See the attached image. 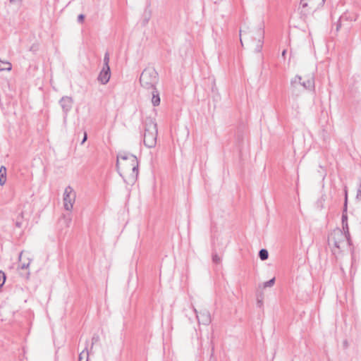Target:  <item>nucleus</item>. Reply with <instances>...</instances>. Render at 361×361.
Segmentation results:
<instances>
[{
    "instance_id": "1",
    "label": "nucleus",
    "mask_w": 361,
    "mask_h": 361,
    "mask_svg": "<svg viewBox=\"0 0 361 361\" xmlns=\"http://www.w3.org/2000/svg\"><path fill=\"white\" fill-rule=\"evenodd\" d=\"M301 87L312 92L315 87L314 77L312 73L303 75H295L290 81L292 108L296 111L299 110L298 97L302 93Z\"/></svg>"
},
{
    "instance_id": "2",
    "label": "nucleus",
    "mask_w": 361,
    "mask_h": 361,
    "mask_svg": "<svg viewBox=\"0 0 361 361\" xmlns=\"http://www.w3.org/2000/svg\"><path fill=\"white\" fill-rule=\"evenodd\" d=\"M116 167L120 174L131 172L133 179L138 175V161L137 157L130 153L122 152L117 156Z\"/></svg>"
},
{
    "instance_id": "3",
    "label": "nucleus",
    "mask_w": 361,
    "mask_h": 361,
    "mask_svg": "<svg viewBox=\"0 0 361 361\" xmlns=\"http://www.w3.org/2000/svg\"><path fill=\"white\" fill-rule=\"evenodd\" d=\"M329 245L332 247L334 255L349 246V238L345 232L339 228L334 229L329 236Z\"/></svg>"
},
{
    "instance_id": "4",
    "label": "nucleus",
    "mask_w": 361,
    "mask_h": 361,
    "mask_svg": "<svg viewBox=\"0 0 361 361\" xmlns=\"http://www.w3.org/2000/svg\"><path fill=\"white\" fill-rule=\"evenodd\" d=\"M157 126L151 118H146L145 121V131L143 135L144 145L148 148L156 146L157 140Z\"/></svg>"
},
{
    "instance_id": "5",
    "label": "nucleus",
    "mask_w": 361,
    "mask_h": 361,
    "mask_svg": "<svg viewBox=\"0 0 361 361\" xmlns=\"http://www.w3.org/2000/svg\"><path fill=\"white\" fill-rule=\"evenodd\" d=\"M158 81V73L153 68H145L140 77V85L146 90H155Z\"/></svg>"
},
{
    "instance_id": "6",
    "label": "nucleus",
    "mask_w": 361,
    "mask_h": 361,
    "mask_svg": "<svg viewBox=\"0 0 361 361\" xmlns=\"http://www.w3.org/2000/svg\"><path fill=\"white\" fill-rule=\"evenodd\" d=\"M76 193L71 186H67L63 192V202L66 210L71 212L75 202Z\"/></svg>"
},
{
    "instance_id": "7",
    "label": "nucleus",
    "mask_w": 361,
    "mask_h": 361,
    "mask_svg": "<svg viewBox=\"0 0 361 361\" xmlns=\"http://www.w3.org/2000/svg\"><path fill=\"white\" fill-rule=\"evenodd\" d=\"M73 103L72 97L68 96L63 97L59 101L60 106L64 113L63 122L65 123H66L68 113L71 109Z\"/></svg>"
},
{
    "instance_id": "8",
    "label": "nucleus",
    "mask_w": 361,
    "mask_h": 361,
    "mask_svg": "<svg viewBox=\"0 0 361 361\" xmlns=\"http://www.w3.org/2000/svg\"><path fill=\"white\" fill-rule=\"evenodd\" d=\"M194 312L196 314L199 324L208 325L211 322V315L207 310L204 309L198 312L194 308Z\"/></svg>"
},
{
    "instance_id": "9",
    "label": "nucleus",
    "mask_w": 361,
    "mask_h": 361,
    "mask_svg": "<svg viewBox=\"0 0 361 361\" xmlns=\"http://www.w3.org/2000/svg\"><path fill=\"white\" fill-rule=\"evenodd\" d=\"M326 0H301L300 4L302 7L310 6L311 9L315 11L323 6Z\"/></svg>"
},
{
    "instance_id": "10",
    "label": "nucleus",
    "mask_w": 361,
    "mask_h": 361,
    "mask_svg": "<svg viewBox=\"0 0 361 361\" xmlns=\"http://www.w3.org/2000/svg\"><path fill=\"white\" fill-rule=\"evenodd\" d=\"M110 77V68L102 67V69L98 75L97 80L101 84L105 85L109 82Z\"/></svg>"
},
{
    "instance_id": "11",
    "label": "nucleus",
    "mask_w": 361,
    "mask_h": 361,
    "mask_svg": "<svg viewBox=\"0 0 361 361\" xmlns=\"http://www.w3.org/2000/svg\"><path fill=\"white\" fill-rule=\"evenodd\" d=\"M255 39L257 40L255 50L256 52L259 53L262 49L264 39V31L261 28L257 31V37Z\"/></svg>"
},
{
    "instance_id": "12",
    "label": "nucleus",
    "mask_w": 361,
    "mask_h": 361,
    "mask_svg": "<svg viewBox=\"0 0 361 361\" xmlns=\"http://www.w3.org/2000/svg\"><path fill=\"white\" fill-rule=\"evenodd\" d=\"M152 102L154 106H158L160 104V97H159V93L157 91V90L155 88V90H152Z\"/></svg>"
},
{
    "instance_id": "13",
    "label": "nucleus",
    "mask_w": 361,
    "mask_h": 361,
    "mask_svg": "<svg viewBox=\"0 0 361 361\" xmlns=\"http://www.w3.org/2000/svg\"><path fill=\"white\" fill-rule=\"evenodd\" d=\"M6 181V169L1 166L0 168V185H3Z\"/></svg>"
},
{
    "instance_id": "14",
    "label": "nucleus",
    "mask_w": 361,
    "mask_h": 361,
    "mask_svg": "<svg viewBox=\"0 0 361 361\" xmlns=\"http://www.w3.org/2000/svg\"><path fill=\"white\" fill-rule=\"evenodd\" d=\"M16 227L20 228L24 225V213L22 212L16 218L15 222Z\"/></svg>"
},
{
    "instance_id": "15",
    "label": "nucleus",
    "mask_w": 361,
    "mask_h": 361,
    "mask_svg": "<svg viewBox=\"0 0 361 361\" xmlns=\"http://www.w3.org/2000/svg\"><path fill=\"white\" fill-rule=\"evenodd\" d=\"M12 68L11 63L6 61L0 60V71H10Z\"/></svg>"
},
{
    "instance_id": "16",
    "label": "nucleus",
    "mask_w": 361,
    "mask_h": 361,
    "mask_svg": "<svg viewBox=\"0 0 361 361\" xmlns=\"http://www.w3.org/2000/svg\"><path fill=\"white\" fill-rule=\"evenodd\" d=\"M348 18H350L352 20L353 18L348 14H344L342 16H341L337 24L336 30H338L339 28H341L343 25L344 21L348 20Z\"/></svg>"
},
{
    "instance_id": "17",
    "label": "nucleus",
    "mask_w": 361,
    "mask_h": 361,
    "mask_svg": "<svg viewBox=\"0 0 361 361\" xmlns=\"http://www.w3.org/2000/svg\"><path fill=\"white\" fill-rule=\"evenodd\" d=\"M25 255V252H21V253L20 254V264H19V267L22 269H27L28 267H29V264H30V260L29 259H27V262H21V260H22V257L23 255Z\"/></svg>"
},
{
    "instance_id": "18",
    "label": "nucleus",
    "mask_w": 361,
    "mask_h": 361,
    "mask_svg": "<svg viewBox=\"0 0 361 361\" xmlns=\"http://www.w3.org/2000/svg\"><path fill=\"white\" fill-rule=\"evenodd\" d=\"M259 257L261 260L264 261L269 257V252L266 249H262L259 252Z\"/></svg>"
},
{
    "instance_id": "19",
    "label": "nucleus",
    "mask_w": 361,
    "mask_h": 361,
    "mask_svg": "<svg viewBox=\"0 0 361 361\" xmlns=\"http://www.w3.org/2000/svg\"><path fill=\"white\" fill-rule=\"evenodd\" d=\"M88 356H89V353L87 350H82L80 354L79 355V361H82L83 359H85V361H87L88 360Z\"/></svg>"
},
{
    "instance_id": "20",
    "label": "nucleus",
    "mask_w": 361,
    "mask_h": 361,
    "mask_svg": "<svg viewBox=\"0 0 361 361\" xmlns=\"http://www.w3.org/2000/svg\"><path fill=\"white\" fill-rule=\"evenodd\" d=\"M63 219H64L66 226L67 227H69L70 224H71V222L72 221L71 215L70 214H66V215H63Z\"/></svg>"
},
{
    "instance_id": "21",
    "label": "nucleus",
    "mask_w": 361,
    "mask_h": 361,
    "mask_svg": "<svg viewBox=\"0 0 361 361\" xmlns=\"http://www.w3.org/2000/svg\"><path fill=\"white\" fill-rule=\"evenodd\" d=\"M109 54L108 52H106L105 54H104V64H103V67H105V68H110L109 66Z\"/></svg>"
},
{
    "instance_id": "22",
    "label": "nucleus",
    "mask_w": 361,
    "mask_h": 361,
    "mask_svg": "<svg viewBox=\"0 0 361 361\" xmlns=\"http://www.w3.org/2000/svg\"><path fill=\"white\" fill-rule=\"evenodd\" d=\"M274 283H275V278H273V279H270L269 281L264 283L263 287L264 288L271 287L274 286Z\"/></svg>"
},
{
    "instance_id": "23",
    "label": "nucleus",
    "mask_w": 361,
    "mask_h": 361,
    "mask_svg": "<svg viewBox=\"0 0 361 361\" xmlns=\"http://www.w3.org/2000/svg\"><path fill=\"white\" fill-rule=\"evenodd\" d=\"M212 261L214 263L219 264L221 263V259L217 254L215 253L212 255Z\"/></svg>"
},
{
    "instance_id": "24",
    "label": "nucleus",
    "mask_w": 361,
    "mask_h": 361,
    "mask_svg": "<svg viewBox=\"0 0 361 361\" xmlns=\"http://www.w3.org/2000/svg\"><path fill=\"white\" fill-rule=\"evenodd\" d=\"M6 281V276L5 274L0 271V288L2 287V286L4 284Z\"/></svg>"
},
{
    "instance_id": "25",
    "label": "nucleus",
    "mask_w": 361,
    "mask_h": 361,
    "mask_svg": "<svg viewBox=\"0 0 361 361\" xmlns=\"http://www.w3.org/2000/svg\"><path fill=\"white\" fill-rule=\"evenodd\" d=\"M356 197H357V200L359 202H361V182H360V187H359L358 190H357V193Z\"/></svg>"
},
{
    "instance_id": "26",
    "label": "nucleus",
    "mask_w": 361,
    "mask_h": 361,
    "mask_svg": "<svg viewBox=\"0 0 361 361\" xmlns=\"http://www.w3.org/2000/svg\"><path fill=\"white\" fill-rule=\"evenodd\" d=\"M84 19H85V16H84L83 14H80V15L78 16V23H83Z\"/></svg>"
},
{
    "instance_id": "27",
    "label": "nucleus",
    "mask_w": 361,
    "mask_h": 361,
    "mask_svg": "<svg viewBox=\"0 0 361 361\" xmlns=\"http://www.w3.org/2000/svg\"><path fill=\"white\" fill-rule=\"evenodd\" d=\"M92 344H94V343H96L98 340H99V337L97 336H94L92 337Z\"/></svg>"
},
{
    "instance_id": "28",
    "label": "nucleus",
    "mask_w": 361,
    "mask_h": 361,
    "mask_svg": "<svg viewBox=\"0 0 361 361\" xmlns=\"http://www.w3.org/2000/svg\"><path fill=\"white\" fill-rule=\"evenodd\" d=\"M324 201V200L322 197L321 200L318 201L317 204L318 206L320 207H322V202Z\"/></svg>"
},
{
    "instance_id": "29",
    "label": "nucleus",
    "mask_w": 361,
    "mask_h": 361,
    "mask_svg": "<svg viewBox=\"0 0 361 361\" xmlns=\"http://www.w3.org/2000/svg\"><path fill=\"white\" fill-rule=\"evenodd\" d=\"M257 304L258 307H261L262 305V300L258 299L257 302Z\"/></svg>"
},
{
    "instance_id": "30",
    "label": "nucleus",
    "mask_w": 361,
    "mask_h": 361,
    "mask_svg": "<svg viewBox=\"0 0 361 361\" xmlns=\"http://www.w3.org/2000/svg\"><path fill=\"white\" fill-rule=\"evenodd\" d=\"M86 140H87V133H85V134H84V137H83V139H82V140L81 144H83Z\"/></svg>"
},
{
    "instance_id": "31",
    "label": "nucleus",
    "mask_w": 361,
    "mask_h": 361,
    "mask_svg": "<svg viewBox=\"0 0 361 361\" xmlns=\"http://www.w3.org/2000/svg\"><path fill=\"white\" fill-rule=\"evenodd\" d=\"M149 19V15L147 16V18H145V20L143 21L144 25H146L148 23Z\"/></svg>"
},
{
    "instance_id": "32",
    "label": "nucleus",
    "mask_w": 361,
    "mask_h": 361,
    "mask_svg": "<svg viewBox=\"0 0 361 361\" xmlns=\"http://www.w3.org/2000/svg\"><path fill=\"white\" fill-rule=\"evenodd\" d=\"M286 50H283V51H282V56H283V57H285V56H286Z\"/></svg>"
},
{
    "instance_id": "33",
    "label": "nucleus",
    "mask_w": 361,
    "mask_h": 361,
    "mask_svg": "<svg viewBox=\"0 0 361 361\" xmlns=\"http://www.w3.org/2000/svg\"><path fill=\"white\" fill-rule=\"evenodd\" d=\"M20 0H10L11 2H18Z\"/></svg>"
},
{
    "instance_id": "34",
    "label": "nucleus",
    "mask_w": 361,
    "mask_h": 361,
    "mask_svg": "<svg viewBox=\"0 0 361 361\" xmlns=\"http://www.w3.org/2000/svg\"><path fill=\"white\" fill-rule=\"evenodd\" d=\"M213 353H214V346H212V355H213Z\"/></svg>"
},
{
    "instance_id": "35",
    "label": "nucleus",
    "mask_w": 361,
    "mask_h": 361,
    "mask_svg": "<svg viewBox=\"0 0 361 361\" xmlns=\"http://www.w3.org/2000/svg\"><path fill=\"white\" fill-rule=\"evenodd\" d=\"M240 43H241L242 46H243V40H242V39H240Z\"/></svg>"
},
{
    "instance_id": "36",
    "label": "nucleus",
    "mask_w": 361,
    "mask_h": 361,
    "mask_svg": "<svg viewBox=\"0 0 361 361\" xmlns=\"http://www.w3.org/2000/svg\"><path fill=\"white\" fill-rule=\"evenodd\" d=\"M186 131H187V135H189V132H188V130H186Z\"/></svg>"
}]
</instances>
